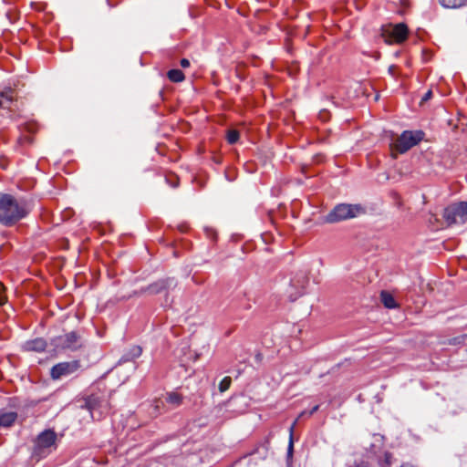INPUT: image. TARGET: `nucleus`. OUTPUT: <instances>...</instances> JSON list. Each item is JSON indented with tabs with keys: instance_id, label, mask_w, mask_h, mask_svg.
Returning a JSON list of instances; mask_svg holds the SVG:
<instances>
[{
	"instance_id": "obj_9",
	"label": "nucleus",
	"mask_w": 467,
	"mask_h": 467,
	"mask_svg": "<svg viewBox=\"0 0 467 467\" xmlns=\"http://www.w3.org/2000/svg\"><path fill=\"white\" fill-rule=\"evenodd\" d=\"M86 407L94 420H100L102 414L108 411V403L94 394L86 399Z\"/></svg>"
},
{
	"instance_id": "obj_26",
	"label": "nucleus",
	"mask_w": 467,
	"mask_h": 467,
	"mask_svg": "<svg viewBox=\"0 0 467 467\" xmlns=\"http://www.w3.org/2000/svg\"><path fill=\"white\" fill-rule=\"evenodd\" d=\"M432 97V91L428 90L421 99V103L428 101Z\"/></svg>"
},
{
	"instance_id": "obj_21",
	"label": "nucleus",
	"mask_w": 467,
	"mask_h": 467,
	"mask_svg": "<svg viewBox=\"0 0 467 467\" xmlns=\"http://www.w3.org/2000/svg\"><path fill=\"white\" fill-rule=\"evenodd\" d=\"M7 297L5 296V288L2 283H0V306L6 303Z\"/></svg>"
},
{
	"instance_id": "obj_20",
	"label": "nucleus",
	"mask_w": 467,
	"mask_h": 467,
	"mask_svg": "<svg viewBox=\"0 0 467 467\" xmlns=\"http://www.w3.org/2000/svg\"><path fill=\"white\" fill-rule=\"evenodd\" d=\"M167 183L171 187L176 188L179 185V178L175 174H168L165 177Z\"/></svg>"
},
{
	"instance_id": "obj_18",
	"label": "nucleus",
	"mask_w": 467,
	"mask_h": 467,
	"mask_svg": "<svg viewBox=\"0 0 467 467\" xmlns=\"http://www.w3.org/2000/svg\"><path fill=\"white\" fill-rule=\"evenodd\" d=\"M232 384V379L229 376L224 377L221 382L219 383V390L220 392H224L229 389Z\"/></svg>"
},
{
	"instance_id": "obj_27",
	"label": "nucleus",
	"mask_w": 467,
	"mask_h": 467,
	"mask_svg": "<svg viewBox=\"0 0 467 467\" xmlns=\"http://www.w3.org/2000/svg\"><path fill=\"white\" fill-rule=\"evenodd\" d=\"M180 65L183 68H187L190 67V61L187 58H182L180 61Z\"/></svg>"
},
{
	"instance_id": "obj_30",
	"label": "nucleus",
	"mask_w": 467,
	"mask_h": 467,
	"mask_svg": "<svg viewBox=\"0 0 467 467\" xmlns=\"http://www.w3.org/2000/svg\"><path fill=\"white\" fill-rule=\"evenodd\" d=\"M306 415L308 416V412H306V411H302V412L299 414L298 419L303 418V417H305V416H306Z\"/></svg>"
},
{
	"instance_id": "obj_2",
	"label": "nucleus",
	"mask_w": 467,
	"mask_h": 467,
	"mask_svg": "<svg viewBox=\"0 0 467 467\" xmlns=\"http://www.w3.org/2000/svg\"><path fill=\"white\" fill-rule=\"evenodd\" d=\"M365 213V209L360 204L340 203L336 205L325 217L327 223H336L341 221L358 217Z\"/></svg>"
},
{
	"instance_id": "obj_13",
	"label": "nucleus",
	"mask_w": 467,
	"mask_h": 467,
	"mask_svg": "<svg viewBox=\"0 0 467 467\" xmlns=\"http://www.w3.org/2000/svg\"><path fill=\"white\" fill-rule=\"evenodd\" d=\"M17 420V413L15 411L0 410V428H9Z\"/></svg>"
},
{
	"instance_id": "obj_12",
	"label": "nucleus",
	"mask_w": 467,
	"mask_h": 467,
	"mask_svg": "<svg viewBox=\"0 0 467 467\" xmlns=\"http://www.w3.org/2000/svg\"><path fill=\"white\" fill-rule=\"evenodd\" d=\"M176 283L172 278L162 279L151 284L148 286L147 291L150 294H159L171 286H175Z\"/></svg>"
},
{
	"instance_id": "obj_3",
	"label": "nucleus",
	"mask_w": 467,
	"mask_h": 467,
	"mask_svg": "<svg viewBox=\"0 0 467 467\" xmlns=\"http://www.w3.org/2000/svg\"><path fill=\"white\" fill-rule=\"evenodd\" d=\"M57 448V433L52 430L42 431L36 439L33 456L39 459L46 458Z\"/></svg>"
},
{
	"instance_id": "obj_23",
	"label": "nucleus",
	"mask_w": 467,
	"mask_h": 467,
	"mask_svg": "<svg viewBox=\"0 0 467 467\" xmlns=\"http://www.w3.org/2000/svg\"><path fill=\"white\" fill-rule=\"evenodd\" d=\"M293 447H294V444H293V426H291V428H290V441H289V445H288V454H292Z\"/></svg>"
},
{
	"instance_id": "obj_31",
	"label": "nucleus",
	"mask_w": 467,
	"mask_h": 467,
	"mask_svg": "<svg viewBox=\"0 0 467 467\" xmlns=\"http://www.w3.org/2000/svg\"><path fill=\"white\" fill-rule=\"evenodd\" d=\"M296 421H298V418H297V419H296V421L293 423V425H292V426H293V428L295 427V425H296Z\"/></svg>"
},
{
	"instance_id": "obj_10",
	"label": "nucleus",
	"mask_w": 467,
	"mask_h": 467,
	"mask_svg": "<svg viewBox=\"0 0 467 467\" xmlns=\"http://www.w3.org/2000/svg\"><path fill=\"white\" fill-rule=\"evenodd\" d=\"M47 347V341L42 337L27 340L22 345V350L25 352H37L41 353L46 350Z\"/></svg>"
},
{
	"instance_id": "obj_22",
	"label": "nucleus",
	"mask_w": 467,
	"mask_h": 467,
	"mask_svg": "<svg viewBox=\"0 0 467 467\" xmlns=\"http://www.w3.org/2000/svg\"><path fill=\"white\" fill-rule=\"evenodd\" d=\"M392 463V454L390 452L384 453V466L389 467Z\"/></svg>"
},
{
	"instance_id": "obj_28",
	"label": "nucleus",
	"mask_w": 467,
	"mask_h": 467,
	"mask_svg": "<svg viewBox=\"0 0 467 467\" xmlns=\"http://www.w3.org/2000/svg\"><path fill=\"white\" fill-rule=\"evenodd\" d=\"M319 409V405L314 406L309 411H308V417L313 415L315 412H317Z\"/></svg>"
},
{
	"instance_id": "obj_1",
	"label": "nucleus",
	"mask_w": 467,
	"mask_h": 467,
	"mask_svg": "<svg viewBox=\"0 0 467 467\" xmlns=\"http://www.w3.org/2000/svg\"><path fill=\"white\" fill-rule=\"evenodd\" d=\"M29 207L24 200H17L11 194L0 193V223L12 226L29 213Z\"/></svg>"
},
{
	"instance_id": "obj_29",
	"label": "nucleus",
	"mask_w": 467,
	"mask_h": 467,
	"mask_svg": "<svg viewBox=\"0 0 467 467\" xmlns=\"http://www.w3.org/2000/svg\"><path fill=\"white\" fill-rule=\"evenodd\" d=\"M308 280L306 277H303V281H302V289L305 288V285L307 284Z\"/></svg>"
},
{
	"instance_id": "obj_15",
	"label": "nucleus",
	"mask_w": 467,
	"mask_h": 467,
	"mask_svg": "<svg viewBox=\"0 0 467 467\" xmlns=\"http://www.w3.org/2000/svg\"><path fill=\"white\" fill-rule=\"evenodd\" d=\"M168 78L174 83L182 82L185 76L181 69H171L167 72Z\"/></svg>"
},
{
	"instance_id": "obj_7",
	"label": "nucleus",
	"mask_w": 467,
	"mask_h": 467,
	"mask_svg": "<svg viewBox=\"0 0 467 467\" xmlns=\"http://www.w3.org/2000/svg\"><path fill=\"white\" fill-rule=\"evenodd\" d=\"M382 35L386 38V42L400 44L408 38L409 29L405 24L400 23L383 28Z\"/></svg>"
},
{
	"instance_id": "obj_8",
	"label": "nucleus",
	"mask_w": 467,
	"mask_h": 467,
	"mask_svg": "<svg viewBox=\"0 0 467 467\" xmlns=\"http://www.w3.org/2000/svg\"><path fill=\"white\" fill-rule=\"evenodd\" d=\"M80 368L79 360L65 361L54 365L50 369V377L54 380L67 377Z\"/></svg>"
},
{
	"instance_id": "obj_4",
	"label": "nucleus",
	"mask_w": 467,
	"mask_h": 467,
	"mask_svg": "<svg viewBox=\"0 0 467 467\" xmlns=\"http://www.w3.org/2000/svg\"><path fill=\"white\" fill-rule=\"evenodd\" d=\"M424 133L420 130H405L396 140L393 149L399 153H405L412 147L416 146L423 139Z\"/></svg>"
},
{
	"instance_id": "obj_14",
	"label": "nucleus",
	"mask_w": 467,
	"mask_h": 467,
	"mask_svg": "<svg viewBox=\"0 0 467 467\" xmlns=\"http://www.w3.org/2000/svg\"><path fill=\"white\" fill-rule=\"evenodd\" d=\"M380 301L386 308L393 309L399 306L394 296L388 291H381Z\"/></svg>"
},
{
	"instance_id": "obj_19",
	"label": "nucleus",
	"mask_w": 467,
	"mask_h": 467,
	"mask_svg": "<svg viewBox=\"0 0 467 467\" xmlns=\"http://www.w3.org/2000/svg\"><path fill=\"white\" fill-rule=\"evenodd\" d=\"M239 132L235 130H231L227 132V141L230 144H234L239 140Z\"/></svg>"
},
{
	"instance_id": "obj_6",
	"label": "nucleus",
	"mask_w": 467,
	"mask_h": 467,
	"mask_svg": "<svg viewBox=\"0 0 467 467\" xmlns=\"http://www.w3.org/2000/svg\"><path fill=\"white\" fill-rule=\"evenodd\" d=\"M53 345L57 349L76 351L82 347V338L76 331L56 337Z\"/></svg>"
},
{
	"instance_id": "obj_5",
	"label": "nucleus",
	"mask_w": 467,
	"mask_h": 467,
	"mask_svg": "<svg viewBox=\"0 0 467 467\" xmlns=\"http://www.w3.org/2000/svg\"><path fill=\"white\" fill-rule=\"evenodd\" d=\"M443 218L449 225L464 223L467 221V202L449 205L444 209Z\"/></svg>"
},
{
	"instance_id": "obj_11",
	"label": "nucleus",
	"mask_w": 467,
	"mask_h": 467,
	"mask_svg": "<svg viewBox=\"0 0 467 467\" xmlns=\"http://www.w3.org/2000/svg\"><path fill=\"white\" fill-rule=\"evenodd\" d=\"M16 97V92L11 88H4L3 89H0V109H9Z\"/></svg>"
},
{
	"instance_id": "obj_16",
	"label": "nucleus",
	"mask_w": 467,
	"mask_h": 467,
	"mask_svg": "<svg viewBox=\"0 0 467 467\" xmlns=\"http://www.w3.org/2000/svg\"><path fill=\"white\" fill-rule=\"evenodd\" d=\"M440 4L446 8H459L467 4V0H439Z\"/></svg>"
},
{
	"instance_id": "obj_17",
	"label": "nucleus",
	"mask_w": 467,
	"mask_h": 467,
	"mask_svg": "<svg viewBox=\"0 0 467 467\" xmlns=\"http://www.w3.org/2000/svg\"><path fill=\"white\" fill-rule=\"evenodd\" d=\"M166 400L172 406L178 407L182 403V396L177 392H170L167 395Z\"/></svg>"
},
{
	"instance_id": "obj_25",
	"label": "nucleus",
	"mask_w": 467,
	"mask_h": 467,
	"mask_svg": "<svg viewBox=\"0 0 467 467\" xmlns=\"http://www.w3.org/2000/svg\"><path fill=\"white\" fill-rule=\"evenodd\" d=\"M347 467H369L368 463L366 462H354Z\"/></svg>"
},
{
	"instance_id": "obj_24",
	"label": "nucleus",
	"mask_w": 467,
	"mask_h": 467,
	"mask_svg": "<svg viewBox=\"0 0 467 467\" xmlns=\"http://www.w3.org/2000/svg\"><path fill=\"white\" fill-rule=\"evenodd\" d=\"M206 234L209 238L213 239V241L216 240V232L213 229H206Z\"/></svg>"
}]
</instances>
